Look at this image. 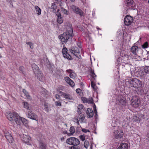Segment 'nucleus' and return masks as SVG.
I'll use <instances>...</instances> for the list:
<instances>
[{
    "label": "nucleus",
    "mask_w": 149,
    "mask_h": 149,
    "mask_svg": "<svg viewBox=\"0 0 149 149\" xmlns=\"http://www.w3.org/2000/svg\"><path fill=\"white\" fill-rule=\"evenodd\" d=\"M65 139L64 138V137H63L62 138H61V141H63L64 139Z\"/></svg>",
    "instance_id": "nucleus-62"
},
{
    "label": "nucleus",
    "mask_w": 149,
    "mask_h": 149,
    "mask_svg": "<svg viewBox=\"0 0 149 149\" xmlns=\"http://www.w3.org/2000/svg\"><path fill=\"white\" fill-rule=\"evenodd\" d=\"M125 3L126 6L129 8L134 7L135 5V3L132 0H126Z\"/></svg>",
    "instance_id": "nucleus-14"
},
{
    "label": "nucleus",
    "mask_w": 149,
    "mask_h": 149,
    "mask_svg": "<svg viewBox=\"0 0 149 149\" xmlns=\"http://www.w3.org/2000/svg\"><path fill=\"white\" fill-rule=\"evenodd\" d=\"M67 29V30L66 32L63 33L59 36V39L62 42L66 43L68 40H70L72 39L73 31L72 25L71 24L69 25Z\"/></svg>",
    "instance_id": "nucleus-1"
},
{
    "label": "nucleus",
    "mask_w": 149,
    "mask_h": 149,
    "mask_svg": "<svg viewBox=\"0 0 149 149\" xmlns=\"http://www.w3.org/2000/svg\"><path fill=\"white\" fill-rule=\"evenodd\" d=\"M80 143V141L79 140L75 138V146L79 145Z\"/></svg>",
    "instance_id": "nucleus-43"
},
{
    "label": "nucleus",
    "mask_w": 149,
    "mask_h": 149,
    "mask_svg": "<svg viewBox=\"0 0 149 149\" xmlns=\"http://www.w3.org/2000/svg\"><path fill=\"white\" fill-rule=\"evenodd\" d=\"M36 74L37 75L38 79L40 81H42L44 79V76L41 72H38Z\"/></svg>",
    "instance_id": "nucleus-18"
},
{
    "label": "nucleus",
    "mask_w": 149,
    "mask_h": 149,
    "mask_svg": "<svg viewBox=\"0 0 149 149\" xmlns=\"http://www.w3.org/2000/svg\"><path fill=\"white\" fill-rule=\"evenodd\" d=\"M28 116L29 118L36 121L38 120V116L35 113H34L32 111H28Z\"/></svg>",
    "instance_id": "nucleus-7"
},
{
    "label": "nucleus",
    "mask_w": 149,
    "mask_h": 149,
    "mask_svg": "<svg viewBox=\"0 0 149 149\" xmlns=\"http://www.w3.org/2000/svg\"><path fill=\"white\" fill-rule=\"evenodd\" d=\"M75 60L79 61L78 63H81L82 59L79 50L77 47H75Z\"/></svg>",
    "instance_id": "nucleus-4"
},
{
    "label": "nucleus",
    "mask_w": 149,
    "mask_h": 149,
    "mask_svg": "<svg viewBox=\"0 0 149 149\" xmlns=\"http://www.w3.org/2000/svg\"><path fill=\"white\" fill-rule=\"evenodd\" d=\"M86 113L87 117L89 118L92 117L93 115V112L92 109L90 108L87 109Z\"/></svg>",
    "instance_id": "nucleus-16"
},
{
    "label": "nucleus",
    "mask_w": 149,
    "mask_h": 149,
    "mask_svg": "<svg viewBox=\"0 0 149 149\" xmlns=\"http://www.w3.org/2000/svg\"><path fill=\"white\" fill-rule=\"evenodd\" d=\"M24 108L27 109H29V107L28 106V104L27 102H24Z\"/></svg>",
    "instance_id": "nucleus-40"
},
{
    "label": "nucleus",
    "mask_w": 149,
    "mask_h": 149,
    "mask_svg": "<svg viewBox=\"0 0 149 149\" xmlns=\"http://www.w3.org/2000/svg\"><path fill=\"white\" fill-rule=\"evenodd\" d=\"M39 145L40 149H46V145L44 143L40 141L39 142Z\"/></svg>",
    "instance_id": "nucleus-23"
},
{
    "label": "nucleus",
    "mask_w": 149,
    "mask_h": 149,
    "mask_svg": "<svg viewBox=\"0 0 149 149\" xmlns=\"http://www.w3.org/2000/svg\"><path fill=\"white\" fill-rule=\"evenodd\" d=\"M128 145L127 143H121L117 149H128Z\"/></svg>",
    "instance_id": "nucleus-17"
},
{
    "label": "nucleus",
    "mask_w": 149,
    "mask_h": 149,
    "mask_svg": "<svg viewBox=\"0 0 149 149\" xmlns=\"http://www.w3.org/2000/svg\"><path fill=\"white\" fill-rule=\"evenodd\" d=\"M70 133H67V135L69 136H70L73 134L74 132V129L73 126H72L70 127Z\"/></svg>",
    "instance_id": "nucleus-24"
},
{
    "label": "nucleus",
    "mask_w": 149,
    "mask_h": 149,
    "mask_svg": "<svg viewBox=\"0 0 149 149\" xmlns=\"http://www.w3.org/2000/svg\"><path fill=\"white\" fill-rule=\"evenodd\" d=\"M2 14V11L0 9V15H1Z\"/></svg>",
    "instance_id": "nucleus-64"
},
{
    "label": "nucleus",
    "mask_w": 149,
    "mask_h": 149,
    "mask_svg": "<svg viewBox=\"0 0 149 149\" xmlns=\"http://www.w3.org/2000/svg\"><path fill=\"white\" fill-rule=\"evenodd\" d=\"M4 136L6 138L7 136H9L11 134L10 133L7 131V130H5L4 131Z\"/></svg>",
    "instance_id": "nucleus-34"
},
{
    "label": "nucleus",
    "mask_w": 149,
    "mask_h": 149,
    "mask_svg": "<svg viewBox=\"0 0 149 149\" xmlns=\"http://www.w3.org/2000/svg\"><path fill=\"white\" fill-rule=\"evenodd\" d=\"M144 72L147 74H149V66H146L144 68Z\"/></svg>",
    "instance_id": "nucleus-32"
},
{
    "label": "nucleus",
    "mask_w": 149,
    "mask_h": 149,
    "mask_svg": "<svg viewBox=\"0 0 149 149\" xmlns=\"http://www.w3.org/2000/svg\"><path fill=\"white\" fill-rule=\"evenodd\" d=\"M91 76L93 78H94L95 77H96V76L95 74L94 73V70H91Z\"/></svg>",
    "instance_id": "nucleus-41"
},
{
    "label": "nucleus",
    "mask_w": 149,
    "mask_h": 149,
    "mask_svg": "<svg viewBox=\"0 0 149 149\" xmlns=\"http://www.w3.org/2000/svg\"><path fill=\"white\" fill-rule=\"evenodd\" d=\"M44 108L45 110L47 111H49V109L48 107V106L46 104H45L44 105Z\"/></svg>",
    "instance_id": "nucleus-46"
},
{
    "label": "nucleus",
    "mask_w": 149,
    "mask_h": 149,
    "mask_svg": "<svg viewBox=\"0 0 149 149\" xmlns=\"http://www.w3.org/2000/svg\"><path fill=\"white\" fill-rule=\"evenodd\" d=\"M59 11H60V10L59 9H58L57 10V12L56 13V14L58 17L61 16V13L60 12H59Z\"/></svg>",
    "instance_id": "nucleus-45"
},
{
    "label": "nucleus",
    "mask_w": 149,
    "mask_h": 149,
    "mask_svg": "<svg viewBox=\"0 0 149 149\" xmlns=\"http://www.w3.org/2000/svg\"><path fill=\"white\" fill-rule=\"evenodd\" d=\"M75 13L79 15L81 17L84 16V13L83 11L77 7H75Z\"/></svg>",
    "instance_id": "nucleus-12"
},
{
    "label": "nucleus",
    "mask_w": 149,
    "mask_h": 149,
    "mask_svg": "<svg viewBox=\"0 0 149 149\" xmlns=\"http://www.w3.org/2000/svg\"><path fill=\"white\" fill-rule=\"evenodd\" d=\"M133 118L134 120L135 121H140L139 118H138L137 116H135Z\"/></svg>",
    "instance_id": "nucleus-48"
},
{
    "label": "nucleus",
    "mask_w": 149,
    "mask_h": 149,
    "mask_svg": "<svg viewBox=\"0 0 149 149\" xmlns=\"http://www.w3.org/2000/svg\"><path fill=\"white\" fill-rule=\"evenodd\" d=\"M148 46V43L147 42H145L143 45H142V47L143 48H147Z\"/></svg>",
    "instance_id": "nucleus-44"
},
{
    "label": "nucleus",
    "mask_w": 149,
    "mask_h": 149,
    "mask_svg": "<svg viewBox=\"0 0 149 149\" xmlns=\"http://www.w3.org/2000/svg\"><path fill=\"white\" fill-rule=\"evenodd\" d=\"M23 92L28 99L30 100H31V97L29 95V93L25 89H23Z\"/></svg>",
    "instance_id": "nucleus-22"
},
{
    "label": "nucleus",
    "mask_w": 149,
    "mask_h": 149,
    "mask_svg": "<svg viewBox=\"0 0 149 149\" xmlns=\"http://www.w3.org/2000/svg\"><path fill=\"white\" fill-rule=\"evenodd\" d=\"M71 8L73 10H74V5H72L71 6Z\"/></svg>",
    "instance_id": "nucleus-60"
},
{
    "label": "nucleus",
    "mask_w": 149,
    "mask_h": 149,
    "mask_svg": "<svg viewBox=\"0 0 149 149\" xmlns=\"http://www.w3.org/2000/svg\"><path fill=\"white\" fill-rule=\"evenodd\" d=\"M82 100L84 101L85 102H88L87 101V99L86 98H83V99H82ZM89 102H90V103H92V101L91 100H90Z\"/></svg>",
    "instance_id": "nucleus-50"
},
{
    "label": "nucleus",
    "mask_w": 149,
    "mask_h": 149,
    "mask_svg": "<svg viewBox=\"0 0 149 149\" xmlns=\"http://www.w3.org/2000/svg\"><path fill=\"white\" fill-rule=\"evenodd\" d=\"M62 11L63 13L64 14H67V11L65 8H62Z\"/></svg>",
    "instance_id": "nucleus-49"
},
{
    "label": "nucleus",
    "mask_w": 149,
    "mask_h": 149,
    "mask_svg": "<svg viewBox=\"0 0 149 149\" xmlns=\"http://www.w3.org/2000/svg\"><path fill=\"white\" fill-rule=\"evenodd\" d=\"M55 97H56V98L57 99H59L60 98V96L59 95H57V94L56 95V96H55Z\"/></svg>",
    "instance_id": "nucleus-57"
},
{
    "label": "nucleus",
    "mask_w": 149,
    "mask_h": 149,
    "mask_svg": "<svg viewBox=\"0 0 149 149\" xmlns=\"http://www.w3.org/2000/svg\"><path fill=\"white\" fill-rule=\"evenodd\" d=\"M21 120L22 118L17 113L14 120L16 122L17 124L20 125L22 123Z\"/></svg>",
    "instance_id": "nucleus-13"
},
{
    "label": "nucleus",
    "mask_w": 149,
    "mask_h": 149,
    "mask_svg": "<svg viewBox=\"0 0 149 149\" xmlns=\"http://www.w3.org/2000/svg\"><path fill=\"white\" fill-rule=\"evenodd\" d=\"M59 93H60L61 95L63 96V94H64V93H63L62 92L60 91H59Z\"/></svg>",
    "instance_id": "nucleus-59"
},
{
    "label": "nucleus",
    "mask_w": 149,
    "mask_h": 149,
    "mask_svg": "<svg viewBox=\"0 0 149 149\" xmlns=\"http://www.w3.org/2000/svg\"><path fill=\"white\" fill-rule=\"evenodd\" d=\"M17 114V113L15 112L8 111L6 114L8 119L10 120H14Z\"/></svg>",
    "instance_id": "nucleus-3"
},
{
    "label": "nucleus",
    "mask_w": 149,
    "mask_h": 149,
    "mask_svg": "<svg viewBox=\"0 0 149 149\" xmlns=\"http://www.w3.org/2000/svg\"><path fill=\"white\" fill-rule=\"evenodd\" d=\"M82 131L83 132H84L85 133H86L87 132H90V131L88 130H87L85 129H82Z\"/></svg>",
    "instance_id": "nucleus-55"
},
{
    "label": "nucleus",
    "mask_w": 149,
    "mask_h": 149,
    "mask_svg": "<svg viewBox=\"0 0 149 149\" xmlns=\"http://www.w3.org/2000/svg\"><path fill=\"white\" fill-rule=\"evenodd\" d=\"M68 133H67V131H64L63 132V133L64 134H67Z\"/></svg>",
    "instance_id": "nucleus-61"
},
{
    "label": "nucleus",
    "mask_w": 149,
    "mask_h": 149,
    "mask_svg": "<svg viewBox=\"0 0 149 149\" xmlns=\"http://www.w3.org/2000/svg\"><path fill=\"white\" fill-rule=\"evenodd\" d=\"M139 118H140V120H142L143 119H145V116L143 114H141L139 116Z\"/></svg>",
    "instance_id": "nucleus-42"
},
{
    "label": "nucleus",
    "mask_w": 149,
    "mask_h": 149,
    "mask_svg": "<svg viewBox=\"0 0 149 149\" xmlns=\"http://www.w3.org/2000/svg\"><path fill=\"white\" fill-rule=\"evenodd\" d=\"M114 134L115 138L118 139L123 137V133L120 130H117L114 132Z\"/></svg>",
    "instance_id": "nucleus-6"
},
{
    "label": "nucleus",
    "mask_w": 149,
    "mask_h": 149,
    "mask_svg": "<svg viewBox=\"0 0 149 149\" xmlns=\"http://www.w3.org/2000/svg\"><path fill=\"white\" fill-rule=\"evenodd\" d=\"M65 80L67 83L69 84L71 87H73L74 86V83L68 77H65Z\"/></svg>",
    "instance_id": "nucleus-15"
},
{
    "label": "nucleus",
    "mask_w": 149,
    "mask_h": 149,
    "mask_svg": "<svg viewBox=\"0 0 149 149\" xmlns=\"http://www.w3.org/2000/svg\"><path fill=\"white\" fill-rule=\"evenodd\" d=\"M21 120L22 121V123L23 124L26 125L27 124L28 122L25 118H22Z\"/></svg>",
    "instance_id": "nucleus-38"
},
{
    "label": "nucleus",
    "mask_w": 149,
    "mask_h": 149,
    "mask_svg": "<svg viewBox=\"0 0 149 149\" xmlns=\"http://www.w3.org/2000/svg\"><path fill=\"white\" fill-rule=\"evenodd\" d=\"M89 142L87 141H85L84 142V147L87 149L89 146Z\"/></svg>",
    "instance_id": "nucleus-37"
},
{
    "label": "nucleus",
    "mask_w": 149,
    "mask_h": 149,
    "mask_svg": "<svg viewBox=\"0 0 149 149\" xmlns=\"http://www.w3.org/2000/svg\"><path fill=\"white\" fill-rule=\"evenodd\" d=\"M26 44L29 46L30 48L33 49V44H32L31 42H26Z\"/></svg>",
    "instance_id": "nucleus-39"
},
{
    "label": "nucleus",
    "mask_w": 149,
    "mask_h": 149,
    "mask_svg": "<svg viewBox=\"0 0 149 149\" xmlns=\"http://www.w3.org/2000/svg\"><path fill=\"white\" fill-rule=\"evenodd\" d=\"M67 72H68V73H70V74H69V76L71 78H73L74 77V72H72V70H67Z\"/></svg>",
    "instance_id": "nucleus-31"
},
{
    "label": "nucleus",
    "mask_w": 149,
    "mask_h": 149,
    "mask_svg": "<svg viewBox=\"0 0 149 149\" xmlns=\"http://www.w3.org/2000/svg\"><path fill=\"white\" fill-rule=\"evenodd\" d=\"M80 139L82 141H84L85 140V137L82 135L80 136Z\"/></svg>",
    "instance_id": "nucleus-53"
},
{
    "label": "nucleus",
    "mask_w": 149,
    "mask_h": 149,
    "mask_svg": "<svg viewBox=\"0 0 149 149\" xmlns=\"http://www.w3.org/2000/svg\"><path fill=\"white\" fill-rule=\"evenodd\" d=\"M83 106L81 104H79L77 107V111L78 114L80 115L81 114V112L83 111Z\"/></svg>",
    "instance_id": "nucleus-19"
},
{
    "label": "nucleus",
    "mask_w": 149,
    "mask_h": 149,
    "mask_svg": "<svg viewBox=\"0 0 149 149\" xmlns=\"http://www.w3.org/2000/svg\"><path fill=\"white\" fill-rule=\"evenodd\" d=\"M139 49V48L137 46H132L131 48L132 53L136 55Z\"/></svg>",
    "instance_id": "nucleus-21"
},
{
    "label": "nucleus",
    "mask_w": 149,
    "mask_h": 149,
    "mask_svg": "<svg viewBox=\"0 0 149 149\" xmlns=\"http://www.w3.org/2000/svg\"><path fill=\"white\" fill-rule=\"evenodd\" d=\"M63 96L67 99L72 100V97L69 94H66L65 93L63 94Z\"/></svg>",
    "instance_id": "nucleus-26"
},
{
    "label": "nucleus",
    "mask_w": 149,
    "mask_h": 149,
    "mask_svg": "<svg viewBox=\"0 0 149 149\" xmlns=\"http://www.w3.org/2000/svg\"><path fill=\"white\" fill-rule=\"evenodd\" d=\"M22 139L24 142L27 144L30 145L29 141L31 140V137L29 136L23 134Z\"/></svg>",
    "instance_id": "nucleus-10"
},
{
    "label": "nucleus",
    "mask_w": 149,
    "mask_h": 149,
    "mask_svg": "<svg viewBox=\"0 0 149 149\" xmlns=\"http://www.w3.org/2000/svg\"><path fill=\"white\" fill-rule=\"evenodd\" d=\"M125 102L126 101L124 98H121L118 103L119 105L121 106L124 105Z\"/></svg>",
    "instance_id": "nucleus-25"
},
{
    "label": "nucleus",
    "mask_w": 149,
    "mask_h": 149,
    "mask_svg": "<svg viewBox=\"0 0 149 149\" xmlns=\"http://www.w3.org/2000/svg\"><path fill=\"white\" fill-rule=\"evenodd\" d=\"M32 68L35 74H36V73L38 72L39 71V67L37 65H36L35 64H33L32 65Z\"/></svg>",
    "instance_id": "nucleus-20"
},
{
    "label": "nucleus",
    "mask_w": 149,
    "mask_h": 149,
    "mask_svg": "<svg viewBox=\"0 0 149 149\" xmlns=\"http://www.w3.org/2000/svg\"><path fill=\"white\" fill-rule=\"evenodd\" d=\"M6 138L10 143H12L13 142L14 139L12 137L11 135L9 136H7Z\"/></svg>",
    "instance_id": "nucleus-28"
},
{
    "label": "nucleus",
    "mask_w": 149,
    "mask_h": 149,
    "mask_svg": "<svg viewBox=\"0 0 149 149\" xmlns=\"http://www.w3.org/2000/svg\"><path fill=\"white\" fill-rule=\"evenodd\" d=\"M142 91H143V93H142L144 97H146L147 98H148L149 97V92L146 91H144L143 90Z\"/></svg>",
    "instance_id": "nucleus-30"
},
{
    "label": "nucleus",
    "mask_w": 149,
    "mask_h": 149,
    "mask_svg": "<svg viewBox=\"0 0 149 149\" xmlns=\"http://www.w3.org/2000/svg\"><path fill=\"white\" fill-rule=\"evenodd\" d=\"M147 137H148V138L149 139L148 140H149V132H148V133L147 134Z\"/></svg>",
    "instance_id": "nucleus-63"
},
{
    "label": "nucleus",
    "mask_w": 149,
    "mask_h": 149,
    "mask_svg": "<svg viewBox=\"0 0 149 149\" xmlns=\"http://www.w3.org/2000/svg\"><path fill=\"white\" fill-rule=\"evenodd\" d=\"M133 21L132 17L130 15H127L124 18V22L126 25H130Z\"/></svg>",
    "instance_id": "nucleus-5"
},
{
    "label": "nucleus",
    "mask_w": 149,
    "mask_h": 149,
    "mask_svg": "<svg viewBox=\"0 0 149 149\" xmlns=\"http://www.w3.org/2000/svg\"><path fill=\"white\" fill-rule=\"evenodd\" d=\"M55 104L56 106H61V104L60 102L58 101H56L55 102Z\"/></svg>",
    "instance_id": "nucleus-47"
},
{
    "label": "nucleus",
    "mask_w": 149,
    "mask_h": 149,
    "mask_svg": "<svg viewBox=\"0 0 149 149\" xmlns=\"http://www.w3.org/2000/svg\"><path fill=\"white\" fill-rule=\"evenodd\" d=\"M94 106L95 107H93L94 110L96 115L97 116V111L96 109L95 108V104L94 105Z\"/></svg>",
    "instance_id": "nucleus-52"
},
{
    "label": "nucleus",
    "mask_w": 149,
    "mask_h": 149,
    "mask_svg": "<svg viewBox=\"0 0 149 149\" xmlns=\"http://www.w3.org/2000/svg\"><path fill=\"white\" fill-rule=\"evenodd\" d=\"M75 91L81 97H82L83 96V93L80 88L77 89Z\"/></svg>",
    "instance_id": "nucleus-27"
},
{
    "label": "nucleus",
    "mask_w": 149,
    "mask_h": 149,
    "mask_svg": "<svg viewBox=\"0 0 149 149\" xmlns=\"http://www.w3.org/2000/svg\"><path fill=\"white\" fill-rule=\"evenodd\" d=\"M133 97L132 99V101L131 102V104L134 107H138L139 104L140 103V101L139 100L137 97Z\"/></svg>",
    "instance_id": "nucleus-8"
},
{
    "label": "nucleus",
    "mask_w": 149,
    "mask_h": 149,
    "mask_svg": "<svg viewBox=\"0 0 149 149\" xmlns=\"http://www.w3.org/2000/svg\"><path fill=\"white\" fill-rule=\"evenodd\" d=\"M91 86L92 87L93 89H94L95 87V84L92 81L91 82Z\"/></svg>",
    "instance_id": "nucleus-54"
},
{
    "label": "nucleus",
    "mask_w": 149,
    "mask_h": 149,
    "mask_svg": "<svg viewBox=\"0 0 149 149\" xmlns=\"http://www.w3.org/2000/svg\"><path fill=\"white\" fill-rule=\"evenodd\" d=\"M79 120L80 121L82 122L84 119V117L83 114H81L79 118Z\"/></svg>",
    "instance_id": "nucleus-35"
},
{
    "label": "nucleus",
    "mask_w": 149,
    "mask_h": 149,
    "mask_svg": "<svg viewBox=\"0 0 149 149\" xmlns=\"http://www.w3.org/2000/svg\"><path fill=\"white\" fill-rule=\"evenodd\" d=\"M71 52L73 54H74V49H70Z\"/></svg>",
    "instance_id": "nucleus-56"
},
{
    "label": "nucleus",
    "mask_w": 149,
    "mask_h": 149,
    "mask_svg": "<svg viewBox=\"0 0 149 149\" xmlns=\"http://www.w3.org/2000/svg\"><path fill=\"white\" fill-rule=\"evenodd\" d=\"M24 68V67L23 66H21L19 67V69L20 71H21V72L23 73V69Z\"/></svg>",
    "instance_id": "nucleus-51"
},
{
    "label": "nucleus",
    "mask_w": 149,
    "mask_h": 149,
    "mask_svg": "<svg viewBox=\"0 0 149 149\" xmlns=\"http://www.w3.org/2000/svg\"><path fill=\"white\" fill-rule=\"evenodd\" d=\"M62 53L64 58L69 59L70 60L72 59L71 56L67 52V49L66 47L63 48V49Z\"/></svg>",
    "instance_id": "nucleus-9"
},
{
    "label": "nucleus",
    "mask_w": 149,
    "mask_h": 149,
    "mask_svg": "<svg viewBox=\"0 0 149 149\" xmlns=\"http://www.w3.org/2000/svg\"><path fill=\"white\" fill-rule=\"evenodd\" d=\"M74 137H71L67 140L66 142L68 144L73 146L70 147V149H74Z\"/></svg>",
    "instance_id": "nucleus-11"
},
{
    "label": "nucleus",
    "mask_w": 149,
    "mask_h": 149,
    "mask_svg": "<svg viewBox=\"0 0 149 149\" xmlns=\"http://www.w3.org/2000/svg\"><path fill=\"white\" fill-rule=\"evenodd\" d=\"M125 81L127 85L129 84L130 86L135 88L140 87L142 86L141 81L136 78L126 79Z\"/></svg>",
    "instance_id": "nucleus-2"
},
{
    "label": "nucleus",
    "mask_w": 149,
    "mask_h": 149,
    "mask_svg": "<svg viewBox=\"0 0 149 149\" xmlns=\"http://www.w3.org/2000/svg\"><path fill=\"white\" fill-rule=\"evenodd\" d=\"M57 20L58 23L60 24H61L63 21V19L61 16L58 17Z\"/></svg>",
    "instance_id": "nucleus-33"
},
{
    "label": "nucleus",
    "mask_w": 149,
    "mask_h": 149,
    "mask_svg": "<svg viewBox=\"0 0 149 149\" xmlns=\"http://www.w3.org/2000/svg\"><path fill=\"white\" fill-rule=\"evenodd\" d=\"M51 8L53 9V11L56 10V9L57 8V6L55 3H53L52 4Z\"/></svg>",
    "instance_id": "nucleus-36"
},
{
    "label": "nucleus",
    "mask_w": 149,
    "mask_h": 149,
    "mask_svg": "<svg viewBox=\"0 0 149 149\" xmlns=\"http://www.w3.org/2000/svg\"><path fill=\"white\" fill-rule=\"evenodd\" d=\"M35 8L37 13V14L39 15L41 14V9L38 6H36Z\"/></svg>",
    "instance_id": "nucleus-29"
},
{
    "label": "nucleus",
    "mask_w": 149,
    "mask_h": 149,
    "mask_svg": "<svg viewBox=\"0 0 149 149\" xmlns=\"http://www.w3.org/2000/svg\"><path fill=\"white\" fill-rule=\"evenodd\" d=\"M77 45H78V47L79 48H80V49H81V44L80 43H77Z\"/></svg>",
    "instance_id": "nucleus-58"
}]
</instances>
